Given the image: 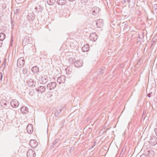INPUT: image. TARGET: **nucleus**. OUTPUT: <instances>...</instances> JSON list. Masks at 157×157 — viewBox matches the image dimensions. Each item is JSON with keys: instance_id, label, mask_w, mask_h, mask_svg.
Returning a JSON list of instances; mask_svg holds the SVG:
<instances>
[{"instance_id": "obj_1", "label": "nucleus", "mask_w": 157, "mask_h": 157, "mask_svg": "<svg viewBox=\"0 0 157 157\" xmlns=\"http://www.w3.org/2000/svg\"><path fill=\"white\" fill-rule=\"evenodd\" d=\"M46 5V2L44 1H40L37 3L36 7L35 8L36 12L37 13L41 12L43 10V7Z\"/></svg>"}, {"instance_id": "obj_2", "label": "nucleus", "mask_w": 157, "mask_h": 157, "mask_svg": "<svg viewBox=\"0 0 157 157\" xmlns=\"http://www.w3.org/2000/svg\"><path fill=\"white\" fill-rule=\"evenodd\" d=\"M25 63V61L23 57H21L19 58L17 62V65L19 67H21L24 66Z\"/></svg>"}, {"instance_id": "obj_3", "label": "nucleus", "mask_w": 157, "mask_h": 157, "mask_svg": "<svg viewBox=\"0 0 157 157\" xmlns=\"http://www.w3.org/2000/svg\"><path fill=\"white\" fill-rule=\"evenodd\" d=\"M56 83L55 82H51L48 83L47 86V89L51 90L54 89L56 86Z\"/></svg>"}, {"instance_id": "obj_4", "label": "nucleus", "mask_w": 157, "mask_h": 157, "mask_svg": "<svg viewBox=\"0 0 157 157\" xmlns=\"http://www.w3.org/2000/svg\"><path fill=\"white\" fill-rule=\"evenodd\" d=\"M27 155L28 157H35L36 155L35 152L32 149H29L27 153Z\"/></svg>"}, {"instance_id": "obj_5", "label": "nucleus", "mask_w": 157, "mask_h": 157, "mask_svg": "<svg viewBox=\"0 0 157 157\" xmlns=\"http://www.w3.org/2000/svg\"><path fill=\"white\" fill-rule=\"evenodd\" d=\"M96 25L98 28H101L104 25V21L102 19H98L96 21Z\"/></svg>"}, {"instance_id": "obj_6", "label": "nucleus", "mask_w": 157, "mask_h": 157, "mask_svg": "<svg viewBox=\"0 0 157 157\" xmlns=\"http://www.w3.org/2000/svg\"><path fill=\"white\" fill-rule=\"evenodd\" d=\"M100 11V9L97 7H94L92 9V13L94 15H97L98 14Z\"/></svg>"}, {"instance_id": "obj_7", "label": "nucleus", "mask_w": 157, "mask_h": 157, "mask_svg": "<svg viewBox=\"0 0 157 157\" xmlns=\"http://www.w3.org/2000/svg\"><path fill=\"white\" fill-rule=\"evenodd\" d=\"M66 80V77L63 75H61L58 78L57 82L59 84L64 83Z\"/></svg>"}, {"instance_id": "obj_8", "label": "nucleus", "mask_w": 157, "mask_h": 157, "mask_svg": "<svg viewBox=\"0 0 157 157\" xmlns=\"http://www.w3.org/2000/svg\"><path fill=\"white\" fill-rule=\"evenodd\" d=\"M27 83L29 86H35L36 84V82L32 78L28 79L27 81Z\"/></svg>"}, {"instance_id": "obj_9", "label": "nucleus", "mask_w": 157, "mask_h": 157, "mask_svg": "<svg viewBox=\"0 0 157 157\" xmlns=\"http://www.w3.org/2000/svg\"><path fill=\"white\" fill-rule=\"evenodd\" d=\"M10 104L12 107L16 108L18 106L19 102L16 99H13L11 101Z\"/></svg>"}, {"instance_id": "obj_10", "label": "nucleus", "mask_w": 157, "mask_h": 157, "mask_svg": "<svg viewBox=\"0 0 157 157\" xmlns=\"http://www.w3.org/2000/svg\"><path fill=\"white\" fill-rule=\"evenodd\" d=\"M29 144L31 147L35 148L37 146L38 143L36 140H30Z\"/></svg>"}, {"instance_id": "obj_11", "label": "nucleus", "mask_w": 157, "mask_h": 157, "mask_svg": "<svg viewBox=\"0 0 157 157\" xmlns=\"http://www.w3.org/2000/svg\"><path fill=\"white\" fill-rule=\"evenodd\" d=\"M31 38L27 36H26L23 40L22 44L24 45V46L26 45V44H28L30 42Z\"/></svg>"}, {"instance_id": "obj_12", "label": "nucleus", "mask_w": 157, "mask_h": 157, "mask_svg": "<svg viewBox=\"0 0 157 157\" xmlns=\"http://www.w3.org/2000/svg\"><path fill=\"white\" fill-rule=\"evenodd\" d=\"M98 36L95 33H92L90 35V40L93 41H95L97 39Z\"/></svg>"}, {"instance_id": "obj_13", "label": "nucleus", "mask_w": 157, "mask_h": 157, "mask_svg": "<svg viewBox=\"0 0 157 157\" xmlns=\"http://www.w3.org/2000/svg\"><path fill=\"white\" fill-rule=\"evenodd\" d=\"M83 61L80 59H78L74 62V65L75 67H79L82 66L83 64Z\"/></svg>"}, {"instance_id": "obj_14", "label": "nucleus", "mask_w": 157, "mask_h": 157, "mask_svg": "<svg viewBox=\"0 0 157 157\" xmlns=\"http://www.w3.org/2000/svg\"><path fill=\"white\" fill-rule=\"evenodd\" d=\"M151 138V141H149L151 145L154 146L157 144V138L156 137H153Z\"/></svg>"}, {"instance_id": "obj_15", "label": "nucleus", "mask_w": 157, "mask_h": 157, "mask_svg": "<svg viewBox=\"0 0 157 157\" xmlns=\"http://www.w3.org/2000/svg\"><path fill=\"white\" fill-rule=\"evenodd\" d=\"M41 83L45 84L48 81V78L46 75H43L41 78Z\"/></svg>"}, {"instance_id": "obj_16", "label": "nucleus", "mask_w": 157, "mask_h": 157, "mask_svg": "<svg viewBox=\"0 0 157 157\" xmlns=\"http://www.w3.org/2000/svg\"><path fill=\"white\" fill-rule=\"evenodd\" d=\"M26 129L27 132L29 133H31L33 131V125L31 124H29L27 126Z\"/></svg>"}, {"instance_id": "obj_17", "label": "nucleus", "mask_w": 157, "mask_h": 157, "mask_svg": "<svg viewBox=\"0 0 157 157\" xmlns=\"http://www.w3.org/2000/svg\"><path fill=\"white\" fill-rule=\"evenodd\" d=\"M136 0H127V2L128 3L129 8H132L134 6Z\"/></svg>"}, {"instance_id": "obj_18", "label": "nucleus", "mask_w": 157, "mask_h": 157, "mask_svg": "<svg viewBox=\"0 0 157 157\" xmlns=\"http://www.w3.org/2000/svg\"><path fill=\"white\" fill-rule=\"evenodd\" d=\"M27 18L29 21L30 22L31 21L33 22L35 18V16L33 13L29 14L28 15Z\"/></svg>"}, {"instance_id": "obj_19", "label": "nucleus", "mask_w": 157, "mask_h": 157, "mask_svg": "<svg viewBox=\"0 0 157 157\" xmlns=\"http://www.w3.org/2000/svg\"><path fill=\"white\" fill-rule=\"evenodd\" d=\"M89 50V44H86L84 45L82 48V50L83 52H88Z\"/></svg>"}, {"instance_id": "obj_20", "label": "nucleus", "mask_w": 157, "mask_h": 157, "mask_svg": "<svg viewBox=\"0 0 157 157\" xmlns=\"http://www.w3.org/2000/svg\"><path fill=\"white\" fill-rule=\"evenodd\" d=\"M121 24H122V25L121 27V29H122L124 31L128 27V25L127 24V22H124L122 23H120L119 25H121Z\"/></svg>"}, {"instance_id": "obj_21", "label": "nucleus", "mask_w": 157, "mask_h": 157, "mask_svg": "<svg viewBox=\"0 0 157 157\" xmlns=\"http://www.w3.org/2000/svg\"><path fill=\"white\" fill-rule=\"evenodd\" d=\"M21 111L22 113H26L28 112V108L25 106H23L21 108Z\"/></svg>"}, {"instance_id": "obj_22", "label": "nucleus", "mask_w": 157, "mask_h": 157, "mask_svg": "<svg viewBox=\"0 0 157 157\" xmlns=\"http://www.w3.org/2000/svg\"><path fill=\"white\" fill-rule=\"evenodd\" d=\"M32 72L34 74H36L39 72V67L37 66L33 67L31 69Z\"/></svg>"}, {"instance_id": "obj_23", "label": "nucleus", "mask_w": 157, "mask_h": 157, "mask_svg": "<svg viewBox=\"0 0 157 157\" xmlns=\"http://www.w3.org/2000/svg\"><path fill=\"white\" fill-rule=\"evenodd\" d=\"M67 2L66 0H57L56 3L59 5H65Z\"/></svg>"}, {"instance_id": "obj_24", "label": "nucleus", "mask_w": 157, "mask_h": 157, "mask_svg": "<svg viewBox=\"0 0 157 157\" xmlns=\"http://www.w3.org/2000/svg\"><path fill=\"white\" fill-rule=\"evenodd\" d=\"M46 89L45 87L44 86H40L38 88L37 91H40L41 93L44 92Z\"/></svg>"}, {"instance_id": "obj_25", "label": "nucleus", "mask_w": 157, "mask_h": 157, "mask_svg": "<svg viewBox=\"0 0 157 157\" xmlns=\"http://www.w3.org/2000/svg\"><path fill=\"white\" fill-rule=\"evenodd\" d=\"M6 38V35L3 33H0V40H3Z\"/></svg>"}, {"instance_id": "obj_26", "label": "nucleus", "mask_w": 157, "mask_h": 157, "mask_svg": "<svg viewBox=\"0 0 157 157\" xmlns=\"http://www.w3.org/2000/svg\"><path fill=\"white\" fill-rule=\"evenodd\" d=\"M56 2V0H47V3L49 5H52Z\"/></svg>"}, {"instance_id": "obj_27", "label": "nucleus", "mask_w": 157, "mask_h": 157, "mask_svg": "<svg viewBox=\"0 0 157 157\" xmlns=\"http://www.w3.org/2000/svg\"><path fill=\"white\" fill-rule=\"evenodd\" d=\"M59 140L56 139L53 143L52 145L51 146V148H53L58 143Z\"/></svg>"}, {"instance_id": "obj_28", "label": "nucleus", "mask_w": 157, "mask_h": 157, "mask_svg": "<svg viewBox=\"0 0 157 157\" xmlns=\"http://www.w3.org/2000/svg\"><path fill=\"white\" fill-rule=\"evenodd\" d=\"M61 111V109H59L58 110H57L56 111L55 113V116L56 117H58L59 116V114L60 113Z\"/></svg>"}, {"instance_id": "obj_29", "label": "nucleus", "mask_w": 157, "mask_h": 157, "mask_svg": "<svg viewBox=\"0 0 157 157\" xmlns=\"http://www.w3.org/2000/svg\"><path fill=\"white\" fill-rule=\"evenodd\" d=\"M153 8H154V11H153L152 12L154 14H155V13H157V5H155L153 7Z\"/></svg>"}, {"instance_id": "obj_30", "label": "nucleus", "mask_w": 157, "mask_h": 157, "mask_svg": "<svg viewBox=\"0 0 157 157\" xmlns=\"http://www.w3.org/2000/svg\"><path fill=\"white\" fill-rule=\"evenodd\" d=\"M22 72L24 74L26 75L27 74L28 72V70L26 68H24L22 70Z\"/></svg>"}, {"instance_id": "obj_31", "label": "nucleus", "mask_w": 157, "mask_h": 157, "mask_svg": "<svg viewBox=\"0 0 157 157\" xmlns=\"http://www.w3.org/2000/svg\"><path fill=\"white\" fill-rule=\"evenodd\" d=\"M7 104L6 102L3 103V104L1 105V107H2L3 108H5L7 106Z\"/></svg>"}, {"instance_id": "obj_32", "label": "nucleus", "mask_w": 157, "mask_h": 157, "mask_svg": "<svg viewBox=\"0 0 157 157\" xmlns=\"http://www.w3.org/2000/svg\"><path fill=\"white\" fill-rule=\"evenodd\" d=\"M20 10L19 9H16L15 10H14L15 13V14H17Z\"/></svg>"}, {"instance_id": "obj_33", "label": "nucleus", "mask_w": 157, "mask_h": 157, "mask_svg": "<svg viewBox=\"0 0 157 157\" xmlns=\"http://www.w3.org/2000/svg\"><path fill=\"white\" fill-rule=\"evenodd\" d=\"M6 60H5V59L4 60L3 62V63L2 64V66H3L4 65V67H6Z\"/></svg>"}, {"instance_id": "obj_34", "label": "nucleus", "mask_w": 157, "mask_h": 157, "mask_svg": "<svg viewBox=\"0 0 157 157\" xmlns=\"http://www.w3.org/2000/svg\"><path fill=\"white\" fill-rule=\"evenodd\" d=\"M81 2L82 3H86L87 2V0H80Z\"/></svg>"}, {"instance_id": "obj_35", "label": "nucleus", "mask_w": 157, "mask_h": 157, "mask_svg": "<svg viewBox=\"0 0 157 157\" xmlns=\"http://www.w3.org/2000/svg\"><path fill=\"white\" fill-rule=\"evenodd\" d=\"M140 157H147V156L146 155L144 154H142L140 156Z\"/></svg>"}, {"instance_id": "obj_36", "label": "nucleus", "mask_w": 157, "mask_h": 157, "mask_svg": "<svg viewBox=\"0 0 157 157\" xmlns=\"http://www.w3.org/2000/svg\"><path fill=\"white\" fill-rule=\"evenodd\" d=\"M104 72V70L102 69H101L100 71L99 74H102Z\"/></svg>"}, {"instance_id": "obj_37", "label": "nucleus", "mask_w": 157, "mask_h": 157, "mask_svg": "<svg viewBox=\"0 0 157 157\" xmlns=\"http://www.w3.org/2000/svg\"><path fill=\"white\" fill-rule=\"evenodd\" d=\"M2 73L1 72H0V80H2Z\"/></svg>"}, {"instance_id": "obj_38", "label": "nucleus", "mask_w": 157, "mask_h": 157, "mask_svg": "<svg viewBox=\"0 0 157 157\" xmlns=\"http://www.w3.org/2000/svg\"><path fill=\"white\" fill-rule=\"evenodd\" d=\"M154 131L155 132L156 135L157 136V128L155 129Z\"/></svg>"}, {"instance_id": "obj_39", "label": "nucleus", "mask_w": 157, "mask_h": 157, "mask_svg": "<svg viewBox=\"0 0 157 157\" xmlns=\"http://www.w3.org/2000/svg\"><path fill=\"white\" fill-rule=\"evenodd\" d=\"M140 60H141V59H139L138 60V61L137 63V65H140V63H141V62H140Z\"/></svg>"}, {"instance_id": "obj_40", "label": "nucleus", "mask_w": 157, "mask_h": 157, "mask_svg": "<svg viewBox=\"0 0 157 157\" xmlns=\"http://www.w3.org/2000/svg\"><path fill=\"white\" fill-rule=\"evenodd\" d=\"M153 39H152L151 40V45L153 46L154 44V42H155V41L153 40Z\"/></svg>"}, {"instance_id": "obj_41", "label": "nucleus", "mask_w": 157, "mask_h": 157, "mask_svg": "<svg viewBox=\"0 0 157 157\" xmlns=\"http://www.w3.org/2000/svg\"><path fill=\"white\" fill-rule=\"evenodd\" d=\"M152 93V92L151 93H150L148 94H147V96L149 98H150L151 96V94Z\"/></svg>"}, {"instance_id": "obj_42", "label": "nucleus", "mask_w": 157, "mask_h": 157, "mask_svg": "<svg viewBox=\"0 0 157 157\" xmlns=\"http://www.w3.org/2000/svg\"><path fill=\"white\" fill-rule=\"evenodd\" d=\"M11 24H12V27L13 28V27L14 26V24H13V22L12 21V20H11Z\"/></svg>"}, {"instance_id": "obj_43", "label": "nucleus", "mask_w": 157, "mask_h": 157, "mask_svg": "<svg viewBox=\"0 0 157 157\" xmlns=\"http://www.w3.org/2000/svg\"><path fill=\"white\" fill-rule=\"evenodd\" d=\"M2 19H1V16H0V23L2 22Z\"/></svg>"}, {"instance_id": "obj_44", "label": "nucleus", "mask_w": 157, "mask_h": 157, "mask_svg": "<svg viewBox=\"0 0 157 157\" xmlns=\"http://www.w3.org/2000/svg\"><path fill=\"white\" fill-rule=\"evenodd\" d=\"M123 0L124 1V4H125L126 3V0Z\"/></svg>"}, {"instance_id": "obj_45", "label": "nucleus", "mask_w": 157, "mask_h": 157, "mask_svg": "<svg viewBox=\"0 0 157 157\" xmlns=\"http://www.w3.org/2000/svg\"><path fill=\"white\" fill-rule=\"evenodd\" d=\"M149 153H150L149 151H147V154H149Z\"/></svg>"}, {"instance_id": "obj_46", "label": "nucleus", "mask_w": 157, "mask_h": 157, "mask_svg": "<svg viewBox=\"0 0 157 157\" xmlns=\"http://www.w3.org/2000/svg\"><path fill=\"white\" fill-rule=\"evenodd\" d=\"M108 129H109V128H107V129L106 130H105V132H106L107 131V130Z\"/></svg>"}, {"instance_id": "obj_47", "label": "nucleus", "mask_w": 157, "mask_h": 157, "mask_svg": "<svg viewBox=\"0 0 157 157\" xmlns=\"http://www.w3.org/2000/svg\"><path fill=\"white\" fill-rule=\"evenodd\" d=\"M114 132V131H112V133H113Z\"/></svg>"}, {"instance_id": "obj_48", "label": "nucleus", "mask_w": 157, "mask_h": 157, "mask_svg": "<svg viewBox=\"0 0 157 157\" xmlns=\"http://www.w3.org/2000/svg\"><path fill=\"white\" fill-rule=\"evenodd\" d=\"M139 38H140V36H139Z\"/></svg>"}, {"instance_id": "obj_49", "label": "nucleus", "mask_w": 157, "mask_h": 157, "mask_svg": "<svg viewBox=\"0 0 157 157\" xmlns=\"http://www.w3.org/2000/svg\"><path fill=\"white\" fill-rule=\"evenodd\" d=\"M156 66H157V63L156 64Z\"/></svg>"}]
</instances>
